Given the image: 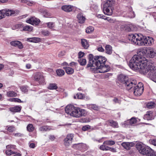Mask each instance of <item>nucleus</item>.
Here are the masks:
<instances>
[{"label": "nucleus", "instance_id": "nucleus-1", "mask_svg": "<svg viewBox=\"0 0 156 156\" xmlns=\"http://www.w3.org/2000/svg\"><path fill=\"white\" fill-rule=\"evenodd\" d=\"M137 55H134L130 60L129 65L133 70L140 72L145 73L150 71L148 76L153 81L156 83V68L152 61H147L145 57L153 58L156 55V51L154 48L148 47L145 50L138 49Z\"/></svg>", "mask_w": 156, "mask_h": 156}, {"label": "nucleus", "instance_id": "nucleus-2", "mask_svg": "<svg viewBox=\"0 0 156 156\" xmlns=\"http://www.w3.org/2000/svg\"><path fill=\"white\" fill-rule=\"evenodd\" d=\"M89 60L87 67H90L92 70H97V68L103 65L107 60L105 57L99 56H94L90 54L89 55Z\"/></svg>", "mask_w": 156, "mask_h": 156}, {"label": "nucleus", "instance_id": "nucleus-3", "mask_svg": "<svg viewBox=\"0 0 156 156\" xmlns=\"http://www.w3.org/2000/svg\"><path fill=\"white\" fill-rule=\"evenodd\" d=\"M66 113L75 118H79L87 115L86 111L84 109L75 107L73 105H67L65 108Z\"/></svg>", "mask_w": 156, "mask_h": 156}, {"label": "nucleus", "instance_id": "nucleus-4", "mask_svg": "<svg viewBox=\"0 0 156 156\" xmlns=\"http://www.w3.org/2000/svg\"><path fill=\"white\" fill-rule=\"evenodd\" d=\"M118 79L121 83L125 84L127 89L128 90L132 88L137 83L136 80H133L129 81L128 77L123 74H120L119 75Z\"/></svg>", "mask_w": 156, "mask_h": 156}, {"label": "nucleus", "instance_id": "nucleus-5", "mask_svg": "<svg viewBox=\"0 0 156 156\" xmlns=\"http://www.w3.org/2000/svg\"><path fill=\"white\" fill-rule=\"evenodd\" d=\"M34 80L37 82L39 84H46L44 76L41 73L37 72L34 74Z\"/></svg>", "mask_w": 156, "mask_h": 156}, {"label": "nucleus", "instance_id": "nucleus-6", "mask_svg": "<svg viewBox=\"0 0 156 156\" xmlns=\"http://www.w3.org/2000/svg\"><path fill=\"white\" fill-rule=\"evenodd\" d=\"M144 89L143 84L141 83H139L133 89V93L136 96H140L142 93Z\"/></svg>", "mask_w": 156, "mask_h": 156}, {"label": "nucleus", "instance_id": "nucleus-7", "mask_svg": "<svg viewBox=\"0 0 156 156\" xmlns=\"http://www.w3.org/2000/svg\"><path fill=\"white\" fill-rule=\"evenodd\" d=\"M137 122V120L136 118H132L129 120L125 121L122 124V126L125 127H129L130 126H134Z\"/></svg>", "mask_w": 156, "mask_h": 156}, {"label": "nucleus", "instance_id": "nucleus-8", "mask_svg": "<svg viewBox=\"0 0 156 156\" xmlns=\"http://www.w3.org/2000/svg\"><path fill=\"white\" fill-rule=\"evenodd\" d=\"M74 137L73 134H68L64 140V144L66 147L69 146L72 143Z\"/></svg>", "mask_w": 156, "mask_h": 156}, {"label": "nucleus", "instance_id": "nucleus-9", "mask_svg": "<svg viewBox=\"0 0 156 156\" xmlns=\"http://www.w3.org/2000/svg\"><path fill=\"white\" fill-rule=\"evenodd\" d=\"M4 16H15L18 13V12L16 10L10 9H2Z\"/></svg>", "mask_w": 156, "mask_h": 156}, {"label": "nucleus", "instance_id": "nucleus-10", "mask_svg": "<svg viewBox=\"0 0 156 156\" xmlns=\"http://www.w3.org/2000/svg\"><path fill=\"white\" fill-rule=\"evenodd\" d=\"M120 28L122 30H126L127 31H132L134 30L133 26L129 24L121 25Z\"/></svg>", "mask_w": 156, "mask_h": 156}, {"label": "nucleus", "instance_id": "nucleus-11", "mask_svg": "<svg viewBox=\"0 0 156 156\" xmlns=\"http://www.w3.org/2000/svg\"><path fill=\"white\" fill-rule=\"evenodd\" d=\"M40 20L34 17H31L27 20L26 22L32 25H37L39 23Z\"/></svg>", "mask_w": 156, "mask_h": 156}, {"label": "nucleus", "instance_id": "nucleus-12", "mask_svg": "<svg viewBox=\"0 0 156 156\" xmlns=\"http://www.w3.org/2000/svg\"><path fill=\"white\" fill-rule=\"evenodd\" d=\"M144 37L142 34H139L137 40L136 41L135 44L138 45L139 46L144 45Z\"/></svg>", "mask_w": 156, "mask_h": 156}, {"label": "nucleus", "instance_id": "nucleus-13", "mask_svg": "<svg viewBox=\"0 0 156 156\" xmlns=\"http://www.w3.org/2000/svg\"><path fill=\"white\" fill-rule=\"evenodd\" d=\"M97 70L99 73H104L110 70V67L108 65L104 63L103 65L97 68Z\"/></svg>", "mask_w": 156, "mask_h": 156}, {"label": "nucleus", "instance_id": "nucleus-14", "mask_svg": "<svg viewBox=\"0 0 156 156\" xmlns=\"http://www.w3.org/2000/svg\"><path fill=\"white\" fill-rule=\"evenodd\" d=\"M139 36V34H130L129 35L128 39L133 44H135L136 41Z\"/></svg>", "mask_w": 156, "mask_h": 156}, {"label": "nucleus", "instance_id": "nucleus-15", "mask_svg": "<svg viewBox=\"0 0 156 156\" xmlns=\"http://www.w3.org/2000/svg\"><path fill=\"white\" fill-rule=\"evenodd\" d=\"M153 112L151 111H148L144 116V119L148 120H151L154 119Z\"/></svg>", "mask_w": 156, "mask_h": 156}, {"label": "nucleus", "instance_id": "nucleus-16", "mask_svg": "<svg viewBox=\"0 0 156 156\" xmlns=\"http://www.w3.org/2000/svg\"><path fill=\"white\" fill-rule=\"evenodd\" d=\"M144 41L145 46L151 45L154 43L153 38L150 37H144Z\"/></svg>", "mask_w": 156, "mask_h": 156}, {"label": "nucleus", "instance_id": "nucleus-17", "mask_svg": "<svg viewBox=\"0 0 156 156\" xmlns=\"http://www.w3.org/2000/svg\"><path fill=\"white\" fill-rule=\"evenodd\" d=\"M62 9L64 11L69 12L72 11L73 9V6L71 5H64L62 7Z\"/></svg>", "mask_w": 156, "mask_h": 156}, {"label": "nucleus", "instance_id": "nucleus-18", "mask_svg": "<svg viewBox=\"0 0 156 156\" xmlns=\"http://www.w3.org/2000/svg\"><path fill=\"white\" fill-rule=\"evenodd\" d=\"M103 11L104 14L106 15L110 16L112 13V10L111 8H108V7L103 6Z\"/></svg>", "mask_w": 156, "mask_h": 156}, {"label": "nucleus", "instance_id": "nucleus-19", "mask_svg": "<svg viewBox=\"0 0 156 156\" xmlns=\"http://www.w3.org/2000/svg\"><path fill=\"white\" fill-rule=\"evenodd\" d=\"M134 144L133 142H124L122 144V145L127 150H129L131 147L134 146Z\"/></svg>", "mask_w": 156, "mask_h": 156}, {"label": "nucleus", "instance_id": "nucleus-20", "mask_svg": "<svg viewBox=\"0 0 156 156\" xmlns=\"http://www.w3.org/2000/svg\"><path fill=\"white\" fill-rule=\"evenodd\" d=\"M10 44L13 46L18 47L20 49L23 48V46L21 43L19 41H13L10 42Z\"/></svg>", "mask_w": 156, "mask_h": 156}, {"label": "nucleus", "instance_id": "nucleus-21", "mask_svg": "<svg viewBox=\"0 0 156 156\" xmlns=\"http://www.w3.org/2000/svg\"><path fill=\"white\" fill-rule=\"evenodd\" d=\"M105 53L108 55H111L112 52V47L108 44L106 45L105 46Z\"/></svg>", "mask_w": 156, "mask_h": 156}, {"label": "nucleus", "instance_id": "nucleus-22", "mask_svg": "<svg viewBox=\"0 0 156 156\" xmlns=\"http://www.w3.org/2000/svg\"><path fill=\"white\" fill-rule=\"evenodd\" d=\"M9 111L13 113L20 112L21 110V107L19 106H15L9 108Z\"/></svg>", "mask_w": 156, "mask_h": 156}, {"label": "nucleus", "instance_id": "nucleus-23", "mask_svg": "<svg viewBox=\"0 0 156 156\" xmlns=\"http://www.w3.org/2000/svg\"><path fill=\"white\" fill-rule=\"evenodd\" d=\"M81 43L83 47L85 49L88 48L89 47V44L86 40L84 39H81Z\"/></svg>", "mask_w": 156, "mask_h": 156}, {"label": "nucleus", "instance_id": "nucleus-24", "mask_svg": "<svg viewBox=\"0 0 156 156\" xmlns=\"http://www.w3.org/2000/svg\"><path fill=\"white\" fill-rule=\"evenodd\" d=\"M77 18L79 20V23H83L85 20V18L83 16L81 13H79L77 16Z\"/></svg>", "mask_w": 156, "mask_h": 156}, {"label": "nucleus", "instance_id": "nucleus-25", "mask_svg": "<svg viewBox=\"0 0 156 156\" xmlns=\"http://www.w3.org/2000/svg\"><path fill=\"white\" fill-rule=\"evenodd\" d=\"M27 40L29 42L36 43L39 42L41 41V39L40 38L35 37L28 38Z\"/></svg>", "mask_w": 156, "mask_h": 156}, {"label": "nucleus", "instance_id": "nucleus-26", "mask_svg": "<svg viewBox=\"0 0 156 156\" xmlns=\"http://www.w3.org/2000/svg\"><path fill=\"white\" fill-rule=\"evenodd\" d=\"M63 68L65 69L66 72L68 74H73L74 72V70L72 68L68 67H64Z\"/></svg>", "mask_w": 156, "mask_h": 156}, {"label": "nucleus", "instance_id": "nucleus-27", "mask_svg": "<svg viewBox=\"0 0 156 156\" xmlns=\"http://www.w3.org/2000/svg\"><path fill=\"white\" fill-rule=\"evenodd\" d=\"M110 125L115 128L118 127V125L117 122L114 121L113 120H109L108 121Z\"/></svg>", "mask_w": 156, "mask_h": 156}, {"label": "nucleus", "instance_id": "nucleus-28", "mask_svg": "<svg viewBox=\"0 0 156 156\" xmlns=\"http://www.w3.org/2000/svg\"><path fill=\"white\" fill-rule=\"evenodd\" d=\"M87 107L89 109L95 110H98L99 108L95 104H88L87 105Z\"/></svg>", "mask_w": 156, "mask_h": 156}, {"label": "nucleus", "instance_id": "nucleus-29", "mask_svg": "<svg viewBox=\"0 0 156 156\" xmlns=\"http://www.w3.org/2000/svg\"><path fill=\"white\" fill-rule=\"evenodd\" d=\"M39 11L42 13L45 17H47L49 16L48 12L44 9H40Z\"/></svg>", "mask_w": 156, "mask_h": 156}, {"label": "nucleus", "instance_id": "nucleus-30", "mask_svg": "<svg viewBox=\"0 0 156 156\" xmlns=\"http://www.w3.org/2000/svg\"><path fill=\"white\" fill-rule=\"evenodd\" d=\"M58 87L55 83H50L48 87V89L49 90L56 89Z\"/></svg>", "mask_w": 156, "mask_h": 156}, {"label": "nucleus", "instance_id": "nucleus-31", "mask_svg": "<svg viewBox=\"0 0 156 156\" xmlns=\"http://www.w3.org/2000/svg\"><path fill=\"white\" fill-rule=\"evenodd\" d=\"M78 61L81 66H84L86 64V60L85 58H79L78 60Z\"/></svg>", "mask_w": 156, "mask_h": 156}, {"label": "nucleus", "instance_id": "nucleus-32", "mask_svg": "<svg viewBox=\"0 0 156 156\" xmlns=\"http://www.w3.org/2000/svg\"><path fill=\"white\" fill-rule=\"evenodd\" d=\"M112 3V0H107L106 2L104 4L103 6L108 7V8H111Z\"/></svg>", "mask_w": 156, "mask_h": 156}, {"label": "nucleus", "instance_id": "nucleus-33", "mask_svg": "<svg viewBox=\"0 0 156 156\" xmlns=\"http://www.w3.org/2000/svg\"><path fill=\"white\" fill-rule=\"evenodd\" d=\"M56 72L57 75L59 76H62L65 74V72L64 71L60 69L57 70Z\"/></svg>", "mask_w": 156, "mask_h": 156}, {"label": "nucleus", "instance_id": "nucleus-34", "mask_svg": "<svg viewBox=\"0 0 156 156\" xmlns=\"http://www.w3.org/2000/svg\"><path fill=\"white\" fill-rule=\"evenodd\" d=\"M7 95L9 97H14L16 96V94L13 91L8 92L7 93Z\"/></svg>", "mask_w": 156, "mask_h": 156}, {"label": "nucleus", "instance_id": "nucleus-35", "mask_svg": "<svg viewBox=\"0 0 156 156\" xmlns=\"http://www.w3.org/2000/svg\"><path fill=\"white\" fill-rule=\"evenodd\" d=\"M33 28L32 26H26L23 27V30L31 31L33 30Z\"/></svg>", "mask_w": 156, "mask_h": 156}, {"label": "nucleus", "instance_id": "nucleus-36", "mask_svg": "<svg viewBox=\"0 0 156 156\" xmlns=\"http://www.w3.org/2000/svg\"><path fill=\"white\" fill-rule=\"evenodd\" d=\"M115 144V142L113 140H107L104 142L103 144L106 145H112Z\"/></svg>", "mask_w": 156, "mask_h": 156}, {"label": "nucleus", "instance_id": "nucleus-37", "mask_svg": "<svg viewBox=\"0 0 156 156\" xmlns=\"http://www.w3.org/2000/svg\"><path fill=\"white\" fill-rule=\"evenodd\" d=\"M154 105L155 104L154 102H150L147 104L146 106L147 108L149 109H151L154 107Z\"/></svg>", "mask_w": 156, "mask_h": 156}, {"label": "nucleus", "instance_id": "nucleus-38", "mask_svg": "<svg viewBox=\"0 0 156 156\" xmlns=\"http://www.w3.org/2000/svg\"><path fill=\"white\" fill-rule=\"evenodd\" d=\"M27 129L28 131L30 132H31L34 130V127H33L32 124H29L27 127Z\"/></svg>", "mask_w": 156, "mask_h": 156}, {"label": "nucleus", "instance_id": "nucleus-39", "mask_svg": "<svg viewBox=\"0 0 156 156\" xmlns=\"http://www.w3.org/2000/svg\"><path fill=\"white\" fill-rule=\"evenodd\" d=\"M5 153L6 155L10 156L12 154H15L16 153L13 151L12 150L7 149L5 151Z\"/></svg>", "mask_w": 156, "mask_h": 156}, {"label": "nucleus", "instance_id": "nucleus-40", "mask_svg": "<svg viewBox=\"0 0 156 156\" xmlns=\"http://www.w3.org/2000/svg\"><path fill=\"white\" fill-rule=\"evenodd\" d=\"M48 127V126H44L40 127L39 130L41 131H46L49 130Z\"/></svg>", "mask_w": 156, "mask_h": 156}, {"label": "nucleus", "instance_id": "nucleus-41", "mask_svg": "<svg viewBox=\"0 0 156 156\" xmlns=\"http://www.w3.org/2000/svg\"><path fill=\"white\" fill-rule=\"evenodd\" d=\"M94 30V27L91 26H90L86 28V31L87 33L89 34L93 32Z\"/></svg>", "mask_w": 156, "mask_h": 156}, {"label": "nucleus", "instance_id": "nucleus-42", "mask_svg": "<svg viewBox=\"0 0 156 156\" xmlns=\"http://www.w3.org/2000/svg\"><path fill=\"white\" fill-rule=\"evenodd\" d=\"M7 130L10 132L12 133L14 132L16 129L15 127L13 126H10L9 127H7Z\"/></svg>", "mask_w": 156, "mask_h": 156}, {"label": "nucleus", "instance_id": "nucleus-43", "mask_svg": "<svg viewBox=\"0 0 156 156\" xmlns=\"http://www.w3.org/2000/svg\"><path fill=\"white\" fill-rule=\"evenodd\" d=\"M106 144H104L101 145L100 146V148L101 150L103 151H108V147L105 145Z\"/></svg>", "mask_w": 156, "mask_h": 156}, {"label": "nucleus", "instance_id": "nucleus-44", "mask_svg": "<svg viewBox=\"0 0 156 156\" xmlns=\"http://www.w3.org/2000/svg\"><path fill=\"white\" fill-rule=\"evenodd\" d=\"M6 148L7 149L12 150L15 149L16 148V147L15 145H7Z\"/></svg>", "mask_w": 156, "mask_h": 156}, {"label": "nucleus", "instance_id": "nucleus-45", "mask_svg": "<svg viewBox=\"0 0 156 156\" xmlns=\"http://www.w3.org/2000/svg\"><path fill=\"white\" fill-rule=\"evenodd\" d=\"M47 25V27L49 28H51L55 26V24L54 23L50 22L46 23Z\"/></svg>", "mask_w": 156, "mask_h": 156}, {"label": "nucleus", "instance_id": "nucleus-46", "mask_svg": "<svg viewBox=\"0 0 156 156\" xmlns=\"http://www.w3.org/2000/svg\"><path fill=\"white\" fill-rule=\"evenodd\" d=\"M149 142L151 144L156 146V139H151L149 140Z\"/></svg>", "mask_w": 156, "mask_h": 156}, {"label": "nucleus", "instance_id": "nucleus-47", "mask_svg": "<svg viewBox=\"0 0 156 156\" xmlns=\"http://www.w3.org/2000/svg\"><path fill=\"white\" fill-rule=\"evenodd\" d=\"M25 3L28 5L31 6L34 4V2L32 1L26 0L25 1Z\"/></svg>", "mask_w": 156, "mask_h": 156}, {"label": "nucleus", "instance_id": "nucleus-48", "mask_svg": "<svg viewBox=\"0 0 156 156\" xmlns=\"http://www.w3.org/2000/svg\"><path fill=\"white\" fill-rule=\"evenodd\" d=\"M84 55V53L82 51H80L78 53V58H82V57H83Z\"/></svg>", "mask_w": 156, "mask_h": 156}, {"label": "nucleus", "instance_id": "nucleus-49", "mask_svg": "<svg viewBox=\"0 0 156 156\" xmlns=\"http://www.w3.org/2000/svg\"><path fill=\"white\" fill-rule=\"evenodd\" d=\"M90 128V126L88 125H86L83 127L82 129L83 130L85 131L87 130Z\"/></svg>", "mask_w": 156, "mask_h": 156}, {"label": "nucleus", "instance_id": "nucleus-50", "mask_svg": "<svg viewBox=\"0 0 156 156\" xmlns=\"http://www.w3.org/2000/svg\"><path fill=\"white\" fill-rule=\"evenodd\" d=\"M42 34L45 36H48L50 34V32L47 30H44L42 32Z\"/></svg>", "mask_w": 156, "mask_h": 156}, {"label": "nucleus", "instance_id": "nucleus-51", "mask_svg": "<svg viewBox=\"0 0 156 156\" xmlns=\"http://www.w3.org/2000/svg\"><path fill=\"white\" fill-rule=\"evenodd\" d=\"M22 25L20 24H16L15 26V28H14V27H13L12 29L13 30H16L18 29H20L22 27Z\"/></svg>", "mask_w": 156, "mask_h": 156}, {"label": "nucleus", "instance_id": "nucleus-52", "mask_svg": "<svg viewBox=\"0 0 156 156\" xmlns=\"http://www.w3.org/2000/svg\"><path fill=\"white\" fill-rule=\"evenodd\" d=\"M76 95L78 99H83V98L84 97L83 95L81 93H78Z\"/></svg>", "mask_w": 156, "mask_h": 156}, {"label": "nucleus", "instance_id": "nucleus-53", "mask_svg": "<svg viewBox=\"0 0 156 156\" xmlns=\"http://www.w3.org/2000/svg\"><path fill=\"white\" fill-rule=\"evenodd\" d=\"M22 91L23 92H26L27 91V90L26 87L25 86H22L20 88Z\"/></svg>", "mask_w": 156, "mask_h": 156}, {"label": "nucleus", "instance_id": "nucleus-54", "mask_svg": "<svg viewBox=\"0 0 156 156\" xmlns=\"http://www.w3.org/2000/svg\"><path fill=\"white\" fill-rule=\"evenodd\" d=\"M65 52L64 51H60L58 54V56L61 57L65 55Z\"/></svg>", "mask_w": 156, "mask_h": 156}, {"label": "nucleus", "instance_id": "nucleus-55", "mask_svg": "<svg viewBox=\"0 0 156 156\" xmlns=\"http://www.w3.org/2000/svg\"><path fill=\"white\" fill-rule=\"evenodd\" d=\"M5 17L3 12L2 11V10H0V20L2 19V18Z\"/></svg>", "mask_w": 156, "mask_h": 156}, {"label": "nucleus", "instance_id": "nucleus-56", "mask_svg": "<svg viewBox=\"0 0 156 156\" xmlns=\"http://www.w3.org/2000/svg\"><path fill=\"white\" fill-rule=\"evenodd\" d=\"M108 150L110 151L113 152H115L116 151V149L115 148H112L108 147Z\"/></svg>", "mask_w": 156, "mask_h": 156}, {"label": "nucleus", "instance_id": "nucleus-57", "mask_svg": "<svg viewBox=\"0 0 156 156\" xmlns=\"http://www.w3.org/2000/svg\"><path fill=\"white\" fill-rule=\"evenodd\" d=\"M49 139L51 141L54 140L55 139V136L53 135H50L49 136Z\"/></svg>", "mask_w": 156, "mask_h": 156}, {"label": "nucleus", "instance_id": "nucleus-58", "mask_svg": "<svg viewBox=\"0 0 156 156\" xmlns=\"http://www.w3.org/2000/svg\"><path fill=\"white\" fill-rule=\"evenodd\" d=\"M13 134L16 137H21L23 136V134H22L19 133H14Z\"/></svg>", "mask_w": 156, "mask_h": 156}, {"label": "nucleus", "instance_id": "nucleus-59", "mask_svg": "<svg viewBox=\"0 0 156 156\" xmlns=\"http://www.w3.org/2000/svg\"><path fill=\"white\" fill-rule=\"evenodd\" d=\"M13 101L14 102H23V101H21V100L20 99L17 98H13Z\"/></svg>", "mask_w": 156, "mask_h": 156}, {"label": "nucleus", "instance_id": "nucleus-60", "mask_svg": "<svg viewBox=\"0 0 156 156\" xmlns=\"http://www.w3.org/2000/svg\"><path fill=\"white\" fill-rule=\"evenodd\" d=\"M98 50L101 52H104L105 51V49L102 46L98 48Z\"/></svg>", "mask_w": 156, "mask_h": 156}, {"label": "nucleus", "instance_id": "nucleus-61", "mask_svg": "<svg viewBox=\"0 0 156 156\" xmlns=\"http://www.w3.org/2000/svg\"><path fill=\"white\" fill-rule=\"evenodd\" d=\"M107 20L110 23H114L115 21V20H114L110 18L109 17H108V19Z\"/></svg>", "mask_w": 156, "mask_h": 156}, {"label": "nucleus", "instance_id": "nucleus-62", "mask_svg": "<svg viewBox=\"0 0 156 156\" xmlns=\"http://www.w3.org/2000/svg\"><path fill=\"white\" fill-rule=\"evenodd\" d=\"M131 11H130V13L131 15L129 16L131 17H134L135 16L134 13L132 11V9H131Z\"/></svg>", "mask_w": 156, "mask_h": 156}, {"label": "nucleus", "instance_id": "nucleus-63", "mask_svg": "<svg viewBox=\"0 0 156 156\" xmlns=\"http://www.w3.org/2000/svg\"><path fill=\"white\" fill-rule=\"evenodd\" d=\"M29 147L31 148H34L35 147V144L34 143H31L30 144Z\"/></svg>", "mask_w": 156, "mask_h": 156}, {"label": "nucleus", "instance_id": "nucleus-64", "mask_svg": "<svg viewBox=\"0 0 156 156\" xmlns=\"http://www.w3.org/2000/svg\"><path fill=\"white\" fill-rule=\"evenodd\" d=\"M76 64V63L74 62H72L70 63V66H72L73 67V66H75V65Z\"/></svg>", "mask_w": 156, "mask_h": 156}]
</instances>
